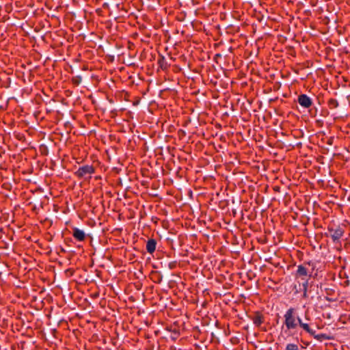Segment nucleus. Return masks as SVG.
Instances as JSON below:
<instances>
[{
  "label": "nucleus",
  "mask_w": 350,
  "mask_h": 350,
  "mask_svg": "<svg viewBox=\"0 0 350 350\" xmlns=\"http://www.w3.org/2000/svg\"><path fill=\"white\" fill-rule=\"evenodd\" d=\"M284 319V323L288 330H293L297 328L298 323L297 322L295 309L294 308L291 307L286 311Z\"/></svg>",
  "instance_id": "f257e3e1"
},
{
  "label": "nucleus",
  "mask_w": 350,
  "mask_h": 350,
  "mask_svg": "<svg viewBox=\"0 0 350 350\" xmlns=\"http://www.w3.org/2000/svg\"><path fill=\"white\" fill-rule=\"evenodd\" d=\"M95 172V168L92 165H84L79 167L75 172V174L79 178H85L88 176L91 177V175Z\"/></svg>",
  "instance_id": "f03ea898"
},
{
  "label": "nucleus",
  "mask_w": 350,
  "mask_h": 350,
  "mask_svg": "<svg viewBox=\"0 0 350 350\" xmlns=\"http://www.w3.org/2000/svg\"><path fill=\"white\" fill-rule=\"evenodd\" d=\"M297 102L304 108H309L312 105V99L305 94L298 96Z\"/></svg>",
  "instance_id": "7ed1b4c3"
},
{
  "label": "nucleus",
  "mask_w": 350,
  "mask_h": 350,
  "mask_svg": "<svg viewBox=\"0 0 350 350\" xmlns=\"http://www.w3.org/2000/svg\"><path fill=\"white\" fill-rule=\"evenodd\" d=\"M328 231L331 232V237L334 242L338 241L344 234V230L340 226L335 229L328 227Z\"/></svg>",
  "instance_id": "20e7f679"
},
{
  "label": "nucleus",
  "mask_w": 350,
  "mask_h": 350,
  "mask_svg": "<svg viewBox=\"0 0 350 350\" xmlns=\"http://www.w3.org/2000/svg\"><path fill=\"white\" fill-rule=\"evenodd\" d=\"M251 319L256 327H260L265 322V316L261 312L256 311Z\"/></svg>",
  "instance_id": "39448f33"
},
{
  "label": "nucleus",
  "mask_w": 350,
  "mask_h": 350,
  "mask_svg": "<svg viewBox=\"0 0 350 350\" xmlns=\"http://www.w3.org/2000/svg\"><path fill=\"white\" fill-rule=\"evenodd\" d=\"M72 236L76 240L79 241H84L86 237L85 232L82 230H80L77 228H75L73 229Z\"/></svg>",
  "instance_id": "423d86ee"
},
{
  "label": "nucleus",
  "mask_w": 350,
  "mask_h": 350,
  "mask_svg": "<svg viewBox=\"0 0 350 350\" xmlns=\"http://www.w3.org/2000/svg\"><path fill=\"white\" fill-rule=\"evenodd\" d=\"M156 246H157L156 240L154 239H150L146 242V251L149 254H152L156 250Z\"/></svg>",
  "instance_id": "0eeeda50"
},
{
  "label": "nucleus",
  "mask_w": 350,
  "mask_h": 350,
  "mask_svg": "<svg viewBox=\"0 0 350 350\" xmlns=\"http://www.w3.org/2000/svg\"><path fill=\"white\" fill-rule=\"evenodd\" d=\"M157 64L159 65V67L163 70H167L169 67V64H167V60L163 55H161L159 57V58L157 60Z\"/></svg>",
  "instance_id": "6e6552de"
},
{
  "label": "nucleus",
  "mask_w": 350,
  "mask_h": 350,
  "mask_svg": "<svg viewBox=\"0 0 350 350\" xmlns=\"http://www.w3.org/2000/svg\"><path fill=\"white\" fill-rule=\"evenodd\" d=\"M150 276H151V280L154 283H157V284H160L163 279L162 275L157 271L152 272Z\"/></svg>",
  "instance_id": "1a4fd4ad"
},
{
  "label": "nucleus",
  "mask_w": 350,
  "mask_h": 350,
  "mask_svg": "<svg viewBox=\"0 0 350 350\" xmlns=\"http://www.w3.org/2000/svg\"><path fill=\"white\" fill-rule=\"evenodd\" d=\"M296 275H297V276H299V277L307 276V275H308L307 269L302 265H299L297 267Z\"/></svg>",
  "instance_id": "9d476101"
},
{
  "label": "nucleus",
  "mask_w": 350,
  "mask_h": 350,
  "mask_svg": "<svg viewBox=\"0 0 350 350\" xmlns=\"http://www.w3.org/2000/svg\"><path fill=\"white\" fill-rule=\"evenodd\" d=\"M313 336L315 339H317L319 341H323L324 340H330L332 339V337L327 335L326 334H316V332L314 330V335H311Z\"/></svg>",
  "instance_id": "9b49d317"
},
{
  "label": "nucleus",
  "mask_w": 350,
  "mask_h": 350,
  "mask_svg": "<svg viewBox=\"0 0 350 350\" xmlns=\"http://www.w3.org/2000/svg\"><path fill=\"white\" fill-rule=\"evenodd\" d=\"M299 327L310 335H314V329L310 327V324L303 322Z\"/></svg>",
  "instance_id": "f8f14e48"
},
{
  "label": "nucleus",
  "mask_w": 350,
  "mask_h": 350,
  "mask_svg": "<svg viewBox=\"0 0 350 350\" xmlns=\"http://www.w3.org/2000/svg\"><path fill=\"white\" fill-rule=\"evenodd\" d=\"M327 105H328L329 108L331 109H335V108L338 107V102L335 98H330L327 101Z\"/></svg>",
  "instance_id": "ddd939ff"
},
{
  "label": "nucleus",
  "mask_w": 350,
  "mask_h": 350,
  "mask_svg": "<svg viewBox=\"0 0 350 350\" xmlns=\"http://www.w3.org/2000/svg\"><path fill=\"white\" fill-rule=\"evenodd\" d=\"M286 350H299V348L297 345L290 343L286 345Z\"/></svg>",
  "instance_id": "4468645a"
},
{
  "label": "nucleus",
  "mask_w": 350,
  "mask_h": 350,
  "mask_svg": "<svg viewBox=\"0 0 350 350\" xmlns=\"http://www.w3.org/2000/svg\"><path fill=\"white\" fill-rule=\"evenodd\" d=\"M308 280H305L304 282L302 284L303 291L308 290Z\"/></svg>",
  "instance_id": "2eb2a0df"
},
{
  "label": "nucleus",
  "mask_w": 350,
  "mask_h": 350,
  "mask_svg": "<svg viewBox=\"0 0 350 350\" xmlns=\"http://www.w3.org/2000/svg\"><path fill=\"white\" fill-rule=\"evenodd\" d=\"M297 322L298 323V326H299L301 325V323H303V321L300 317H297Z\"/></svg>",
  "instance_id": "dca6fc26"
},
{
  "label": "nucleus",
  "mask_w": 350,
  "mask_h": 350,
  "mask_svg": "<svg viewBox=\"0 0 350 350\" xmlns=\"http://www.w3.org/2000/svg\"><path fill=\"white\" fill-rule=\"evenodd\" d=\"M307 291H308V290H306V289H305V291H303V296H304V297H307Z\"/></svg>",
  "instance_id": "f3484780"
},
{
  "label": "nucleus",
  "mask_w": 350,
  "mask_h": 350,
  "mask_svg": "<svg viewBox=\"0 0 350 350\" xmlns=\"http://www.w3.org/2000/svg\"><path fill=\"white\" fill-rule=\"evenodd\" d=\"M74 83L76 84H79L80 83V78L79 79L75 80Z\"/></svg>",
  "instance_id": "a211bd4d"
},
{
  "label": "nucleus",
  "mask_w": 350,
  "mask_h": 350,
  "mask_svg": "<svg viewBox=\"0 0 350 350\" xmlns=\"http://www.w3.org/2000/svg\"><path fill=\"white\" fill-rule=\"evenodd\" d=\"M274 189H275V191H278V190L279 189V187H275Z\"/></svg>",
  "instance_id": "6ab92c4d"
}]
</instances>
